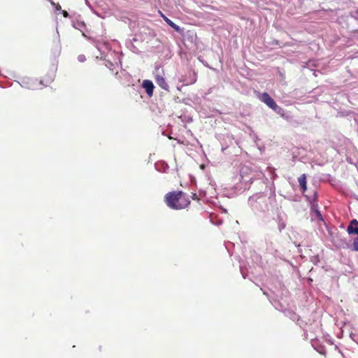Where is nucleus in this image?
<instances>
[{
	"label": "nucleus",
	"mask_w": 358,
	"mask_h": 358,
	"mask_svg": "<svg viewBox=\"0 0 358 358\" xmlns=\"http://www.w3.org/2000/svg\"><path fill=\"white\" fill-rule=\"evenodd\" d=\"M298 182H299V186L301 189V191L302 192H305L307 189V186H306V174H302L299 178H298Z\"/></svg>",
	"instance_id": "nucleus-7"
},
{
	"label": "nucleus",
	"mask_w": 358,
	"mask_h": 358,
	"mask_svg": "<svg viewBox=\"0 0 358 358\" xmlns=\"http://www.w3.org/2000/svg\"><path fill=\"white\" fill-rule=\"evenodd\" d=\"M55 78V71H50L48 72L44 76H43L41 83L45 86H48L50 83H52Z\"/></svg>",
	"instance_id": "nucleus-3"
},
{
	"label": "nucleus",
	"mask_w": 358,
	"mask_h": 358,
	"mask_svg": "<svg viewBox=\"0 0 358 358\" xmlns=\"http://www.w3.org/2000/svg\"><path fill=\"white\" fill-rule=\"evenodd\" d=\"M143 87L145 90L146 93L149 96H152L153 94L154 85L152 81L149 80H145L142 84Z\"/></svg>",
	"instance_id": "nucleus-4"
},
{
	"label": "nucleus",
	"mask_w": 358,
	"mask_h": 358,
	"mask_svg": "<svg viewBox=\"0 0 358 358\" xmlns=\"http://www.w3.org/2000/svg\"><path fill=\"white\" fill-rule=\"evenodd\" d=\"M48 1L51 3V4H52V6H55V3L54 1H52V0H48Z\"/></svg>",
	"instance_id": "nucleus-13"
},
{
	"label": "nucleus",
	"mask_w": 358,
	"mask_h": 358,
	"mask_svg": "<svg viewBox=\"0 0 358 358\" xmlns=\"http://www.w3.org/2000/svg\"><path fill=\"white\" fill-rule=\"evenodd\" d=\"M353 248L355 250L358 251V237L353 242Z\"/></svg>",
	"instance_id": "nucleus-9"
},
{
	"label": "nucleus",
	"mask_w": 358,
	"mask_h": 358,
	"mask_svg": "<svg viewBox=\"0 0 358 358\" xmlns=\"http://www.w3.org/2000/svg\"><path fill=\"white\" fill-rule=\"evenodd\" d=\"M62 14H63L64 17H65L69 16V13L66 10H63Z\"/></svg>",
	"instance_id": "nucleus-11"
},
{
	"label": "nucleus",
	"mask_w": 358,
	"mask_h": 358,
	"mask_svg": "<svg viewBox=\"0 0 358 358\" xmlns=\"http://www.w3.org/2000/svg\"><path fill=\"white\" fill-rule=\"evenodd\" d=\"M349 234H358V221L352 220L347 228Z\"/></svg>",
	"instance_id": "nucleus-5"
},
{
	"label": "nucleus",
	"mask_w": 358,
	"mask_h": 358,
	"mask_svg": "<svg viewBox=\"0 0 358 358\" xmlns=\"http://www.w3.org/2000/svg\"><path fill=\"white\" fill-rule=\"evenodd\" d=\"M192 199H199L197 198V196H196V194H193V195H192Z\"/></svg>",
	"instance_id": "nucleus-12"
},
{
	"label": "nucleus",
	"mask_w": 358,
	"mask_h": 358,
	"mask_svg": "<svg viewBox=\"0 0 358 358\" xmlns=\"http://www.w3.org/2000/svg\"><path fill=\"white\" fill-rule=\"evenodd\" d=\"M166 204L172 209L185 208L190 203L189 196L182 191L169 192L164 196Z\"/></svg>",
	"instance_id": "nucleus-1"
},
{
	"label": "nucleus",
	"mask_w": 358,
	"mask_h": 358,
	"mask_svg": "<svg viewBox=\"0 0 358 358\" xmlns=\"http://www.w3.org/2000/svg\"><path fill=\"white\" fill-rule=\"evenodd\" d=\"M317 214L319 215V216H321L320 213L319 211L317 212Z\"/></svg>",
	"instance_id": "nucleus-14"
},
{
	"label": "nucleus",
	"mask_w": 358,
	"mask_h": 358,
	"mask_svg": "<svg viewBox=\"0 0 358 358\" xmlns=\"http://www.w3.org/2000/svg\"><path fill=\"white\" fill-rule=\"evenodd\" d=\"M54 6H55V8L57 10H60L62 9V7L61 6L57 3V4H55Z\"/></svg>",
	"instance_id": "nucleus-10"
},
{
	"label": "nucleus",
	"mask_w": 358,
	"mask_h": 358,
	"mask_svg": "<svg viewBox=\"0 0 358 358\" xmlns=\"http://www.w3.org/2000/svg\"><path fill=\"white\" fill-rule=\"evenodd\" d=\"M161 15L163 17L164 20L171 27L176 31L180 32V28L179 26H178L176 24H175L173 22H172L170 19H169L167 17H166L162 13H161Z\"/></svg>",
	"instance_id": "nucleus-8"
},
{
	"label": "nucleus",
	"mask_w": 358,
	"mask_h": 358,
	"mask_svg": "<svg viewBox=\"0 0 358 358\" xmlns=\"http://www.w3.org/2000/svg\"><path fill=\"white\" fill-rule=\"evenodd\" d=\"M155 82L161 88L168 90L169 85L162 75L157 74L155 76Z\"/></svg>",
	"instance_id": "nucleus-6"
},
{
	"label": "nucleus",
	"mask_w": 358,
	"mask_h": 358,
	"mask_svg": "<svg viewBox=\"0 0 358 358\" xmlns=\"http://www.w3.org/2000/svg\"><path fill=\"white\" fill-rule=\"evenodd\" d=\"M260 100L275 111H276L277 109L279 108L278 106L276 104L275 101L271 97V96L267 92L262 93Z\"/></svg>",
	"instance_id": "nucleus-2"
}]
</instances>
